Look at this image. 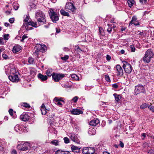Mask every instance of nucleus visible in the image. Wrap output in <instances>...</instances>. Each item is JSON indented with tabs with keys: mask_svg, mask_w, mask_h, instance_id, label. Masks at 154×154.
Here are the masks:
<instances>
[{
	"mask_svg": "<svg viewBox=\"0 0 154 154\" xmlns=\"http://www.w3.org/2000/svg\"><path fill=\"white\" fill-rule=\"evenodd\" d=\"M71 149H72V151L75 152H79L80 148L75 146H72L71 147Z\"/></svg>",
	"mask_w": 154,
	"mask_h": 154,
	"instance_id": "obj_20",
	"label": "nucleus"
},
{
	"mask_svg": "<svg viewBox=\"0 0 154 154\" xmlns=\"http://www.w3.org/2000/svg\"><path fill=\"white\" fill-rule=\"evenodd\" d=\"M64 76V74H58L55 72H53L52 75L53 79L55 82H59L60 80Z\"/></svg>",
	"mask_w": 154,
	"mask_h": 154,
	"instance_id": "obj_9",
	"label": "nucleus"
},
{
	"mask_svg": "<svg viewBox=\"0 0 154 154\" xmlns=\"http://www.w3.org/2000/svg\"><path fill=\"white\" fill-rule=\"evenodd\" d=\"M105 77L106 80L107 81V82L110 81V79L109 77V76L108 75H105Z\"/></svg>",
	"mask_w": 154,
	"mask_h": 154,
	"instance_id": "obj_42",
	"label": "nucleus"
},
{
	"mask_svg": "<svg viewBox=\"0 0 154 154\" xmlns=\"http://www.w3.org/2000/svg\"><path fill=\"white\" fill-rule=\"evenodd\" d=\"M54 100L55 101H59L60 102L62 101L63 102H64L63 100H61V99H58V97H56L54 98Z\"/></svg>",
	"mask_w": 154,
	"mask_h": 154,
	"instance_id": "obj_41",
	"label": "nucleus"
},
{
	"mask_svg": "<svg viewBox=\"0 0 154 154\" xmlns=\"http://www.w3.org/2000/svg\"><path fill=\"white\" fill-rule=\"evenodd\" d=\"M63 50L65 51H69V48L67 47H65L64 48Z\"/></svg>",
	"mask_w": 154,
	"mask_h": 154,
	"instance_id": "obj_62",
	"label": "nucleus"
},
{
	"mask_svg": "<svg viewBox=\"0 0 154 154\" xmlns=\"http://www.w3.org/2000/svg\"><path fill=\"white\" fill-rule=\"evenodd\" d=\"M38 78L42 81H45L47 80L48 79V77L46 75H44L40 73L38 74Z\"/></svg>",
	"mask_w": 154,
	"mask_h": 154,
	"instance_id": "obj_18",
	"label": "nucleus"
},
{
	"mask_svg": "<svg viewBox=\"0 0 154 154\" xmlns=\"http://www.w3.org/2000/svg\"><path fill=\"white\" fill-rule=\"evenodd\" d=\"M147 0H140V2L142 4H145Z\"/></svg>",
	"mask_w": 154,
	"mask_h": 154,
	"instance_id": "obj_49",
	"label": "nucleus"
},
{
	"mask_svg": "<svg viewBox=\"0 0 154 154\" xmlns=\"http://www.w3.org/2000/svg\"><path fill=\"white\" fill-rule=\"evenodd\" d=\"M45 17V15L42 11H39L36 13L35 17L38 22L42 23L43 24L45 23L46 22V20Z\"/></svg>",
	"mask_w": 154,
	"mask_h": 154,
	"instance_id": "obj_3",
	"label": "nucleus"
},
{
	"mask_svg": "<svg viewBox=\"0 0 154 154\" xmlns=\"http://www.w3.org/2000/svg\"><path fill=\"white\" fill-rule=\"evenodd\" d=\"M89 149L88 147L84 148L82 150L83 154H89L88 153Z\"/></svg>",
	"mask_w": 154,
	"mask_h": 154,
	"instance_id": "obj_25",
	"label": "nucleus"
},
{
	"mask_svg": "<svg viewBox=\"0 0 154 154\" xmlns=\"http://www.w3.org/2000/svg\"><path fill=\"white\" fill-rule=\"evenodd\" d=\"M29 17H28V16H26L25 19H24V22H29L28 21L29 20Z\"/></svg>",
	"mask_w": 154,
	"mask_h": 154,
	"instance_id": "obj_55",
	"label": "nucleus"
},
{
	"mask_svg": "<svg viewBox=\"0 0 154 154\" xmlns=\"http://www.w3.org/2000/svg\"><path fill=\"white\" fill-rule=\"evenodd\" d=\"M130 48L131 49V51L134 52L135 51V48L133 47V46L131 45L130 46Z\"/></svg>",
	"mask_w": 154,
	"mask_h": 154,
	"instance_id": "obj_48",
	"label": "nucleus"
},
{
	"mask_svg": "<svg viewBox=\"0 0 154 154\" xmlns=\"http://www.w3.org/2000/svg\"><path fill=\"white\" fill-rule=\"evenodd\" d=\"M9 36V34H6L4 35L3 37L4 39L6 40L8 39V37Z\"/></svg>",
	"mask_w": 154,
	"mask_h": 154,
	"instance_id": "obj_40",
	"label": "nucleus"
},
{
	"mask_svg": "<svg viewBox=\"0 0 154 154\" xmlns=\"http://www.w3.org/2000/svg\"><path fill=\"white\" fill-rule=\"evenodd\" d=\"M29 23V25H31L32 26L35 27H37V24L36 23H34L32 21H30Z\"/></svg>",
	"mask_w": 154,
	"mask_h": 154,
	"instance_id": "obj_31",
	"label": "nucleus"
},
{
	"mask_svg": "<svg viewBox=\"0 0 154 154\" xmlns=\"http://www.w3.org/2000/svg\"><path fill=\"white\" fill-rule=\"evenodd\" d=\"M119 143H119V145L122 147V148H123L124 146V143H122V142L121 141H119Z\"/></svg>",
	"mask_w": 154,
	"mask_h": 154,
	"instance_id": "obj_53",
	"label": "nucleus"
},
{
	"mask_svg": "<svg viewBox=\"0 0 154 154\" xmlns=\"http://www.w3.org/2000/svg\"><path fill=\"white\" fill-rule=\"evenodd\" d=\"M46 74L48 76H51L52 75V72L50 69H48L47 71Z\"/></svg>",
	"mask_w": 154,
	"mask_h": 154,
	"instance_id": "obj_34",
	"label": "nucleus"
},
{
	"mask_svg": "<svg viewBox=\"0 0 154 154\" xmlns=\"http://www.w3.org/2000/svg\"><path fill=\"white\" fill-rule=\"evenodd\" d=\"M100 122L99 120L97 119L91 121L89 122V125L92 126H95Z\"/></svg>",
	"mask_w": 154,
	"mask_h": 154,
	"instance_id": "obj_16",
	"label": "nucleus"
},
{
	"mask_svg": "<svg viewBox=\"0 0 154 154\" xmlns=\"http://www.w3.org/2000/svg\"><path fill=\"white\" fill-rule=\"evenodd\" d=\"M88 153L89 154H92L94 153L95 151V149L94 148L90 147L88 148Z\"/></svg>",
	"mask_w": 154,
	"mask_h": 154,
	"instance_id": "obj_28",
	"label": "nucleus"
},
{
	"mask_svg": "<svg viewBox=\"0 0 154 154\" xmlns=\"http://www.w3.org/2000/svg\"><path fill=\"white\" fill-rule=\"evenodd\" d=\"M71 76L72 80H79V78L78 76L75 74H72L71 75Z\"/></svg>",
	"mask_w": 154,
	"mask_h": 154,
	"instance_id": "obj_24",
	"label": "nucleus"
},
{
	"mask_svg": "<svg viewBox=\"0 0 154 154\" xmlns=\"http://www.w3.org/2000/svg\"><path fill=\"white\" fill-rule=\"evenodd\" d=\"M34 50V52H33V54L37 57L39 54L40 52H45L47 50V48L45 45L39 44L35 47Z\"/></svg>",
	"mask_w": 154,
	"mask_h": 154,
	"instance_id": "obj_1",
	"label": "nucleus"
},
{
	"mask_svg": "<svg viewBox=\"0 0 154 154\" xmlns=\"http://www.w3.org/2000/svg\"><path fill=\"white\" fill-rule=\"evenodd\" d=\"M148 107L150 110H151L154 108V107L151 105L148 106Z\"/></svg>",
	"mask_w": 154,
	"mask_h": 154,
	"instance_id": "obj_58",
	"label": "nucleus"
},
{
	"mask_svg": "<svg viewBox=\"0 0 154 154\" xmlns=\"http://www.w3.org/2000/svg\"><path fill=\"white\" fill-rule=\"evenodd\" d=\"M75 50H78V49H79V50L81 51H82V50H81V48H80L79 47V46L78 45H76V46H75Z\"/></svg>",
	"mask_w": 154,
	"mask_h": 154,
	"instance_id": "obj_54",
	"label": "nucleus"
},
{
	"mask_svg": "<svg viewBox=\"0 0 154 154\" xmlns=\"http://www.w3.org/2000/svg\"><path fill=\"white\" fill-rule=\"evenodd\" d=\"M143 146L144 148H147L149 146V145L146 143H145L143 144Z\"/></svg>",
	"mask_w": 154,
	"mask_h": 154,
	"instance_id": "obj_38",
	"label": "nucleus"
},
{
	"mask_svg": "<svg viewBox=\"0 0 154 154\" xmlns=\"http://www.w3.org/2000/svg\"><path fill=\"white\" fill-rule=\"evenodd\" d=\"M11 154H17L16 151L14 149L12 150V151Z\"/></svg>",
	"mask_w": 154,
	"mask_h": 154,
	"instance_id": "obj_60",
	"label": "nucleus"
},
{
	"mask_svg": "<svg viewBox=\"0 0 154 154\" xmlns=\"http://www.w3.org/2000/svg\"><path fill=\"white\" fill-rule=\"evenodd\" d=\"M122 63L123 64L122 67L125 72L128 74L130 73L133 69L131 65L127 62L125 61H123Z\"/></svg>",
	"mask_w": 154,
	"mask_h": 154,
	"instance_id": "obj_5",
	"label": "nucleus"
},
{
	"mask_svg": "<svg viewBox=\"0 0 154 154\" xmlns=\"http://www.w3.org/2000/svg\"><path fill=\"white\" fill-rule=\"evenodd\" d=\"M154 56L152 51L150 49H149L146 51L143 60L145 62L148 63L150 62L151 58H153Z\"/></svg>",
	"mask_w": 154,
	"mask_h": 154,
	"instance_id": "obj_2",
	"label": "nucleus"
},
{
	"mask_svg": "<svg viewBox=\"0 0 154 154\" xmlns=\"http://www.w3.org/2000/svg\"><path fill=\"white\" fill-rule=\"evenodd\" d=\"M57 102V105L59 106H62V104L59 101H56Z\"/></svg>",
	"mask_w": 154,
	"mask_h": 154,
	"instance_id": "obj_63",
	"label": "nucleus"
},
{
	"mask_svg": "<svg viewBox=\"0 0 154 154\" xmlns=\"http://www.w3.org/2000/svg\"><path fill=\"white\" fill-rule=\"evenodd\" d=\"M24 127L23 125L20 126L18 125H16L14 128L15 130L17 132H19L20 133H21L20 132L22 131V128Z\"/></svg>",
	"mask_w": 154,
	"mask_h": 154,
	"instance_id": "obj_15",
	"label": "nucleus"
},
{
	"mask_svg": "<svg viewBox=\"0 0 154 154\" xmlns=\"http://www.w3.org/2000/svg\"><path fill=\"white\" fill-rule=\"evenodd\" d=\"M55 154H70V153L68 151H64L58 150L56 152Z\"/></svg>",
	"mask_w": 154,
	"mask_h": 154,
	"instance_id": "obj_21",
	"label": "nucleus"
},
{
	"mask_svg": "<svg viewBox=\"0 0 154 154\" xmlns=\"http://www.w3.org/2000/svg\"><path fill=\"white\" fill-rule=\"evenodd\" d=\"M5 13L7 14V15H8L10 14L11 13V12L9 11H6L5 12Z\"/></svg>",
	"mask_w": 154,
	"mask_h": 154,
	"instance_id": "obj_64",
	"label": "nucleus"
},
{
	"mask_svg": "<svg viewBox=\"0 0 154 154\" xmlns=\"http://www.w3.org/2000/svg\"><path fill=\"white\" fill-rule=\"evenodd\" d=\"M4 44L3 42V38H0V45H4Z\"/></svg>",
	"mask_w": 154,
	"mask_h": 154,
	"instance_id": "obj_50",
	"label": "nucleus"
},
{
	"mask_svg": "<svg viewBox=\"0 0 154 154\" xmlns=\"http://www.w3.org/2000/svg\"><path fill=\"white\" fill-rule=\"evenodd\" d=\"M21 106L28 108L30 107V106L29 104L26 103H22Z\"/></svg>",
	"mask_w": 154,
	"mask_h": 154,
	"instance_id": "obj_32",
	"label": "nucleus"
},
{
	"mask_svg": "<svg viewBox=\"0 0 154 154\" xmlns=\"http://www.w3.org/2000/svg\"><path fill=\"white\" fill-rule=\"evenodd\" d=\"M128 3L129 6L130 7H131L133 5L134 3V0H128Z\"/></svg>",
	"mask_w": 154,
	"mask_h": 154,
	"instance_id": "obj_27",
	"label": "nucleus"
},
{
	"mask_svg": "<svg viewBox=\"0 0 154 154\" xmlns=\"http://www.w3.org/2000/svg\"><path fill=\"white\" fill-rule=\"evenodd\" d=\"M17 147L18 149L21 151H26L30 149V144L28 142L24 143L19 144Z\"/></svg>",
	"mask_w": 154,
	"mask_h": 154,
	"instance_id": "obj_6",
	"label": "nucleus"
},
{
	"mask_svg": "<svg viewBox=\"0 0 154 154\" xmlns=\"http://www.w3.org/2000/svg\"><path fill=\"white\" fill-rule=\"evenodd\" d=\"M112 86L115 88H117L118 87V85L116 84H114L112 85Z\"/></svg>",
	"mask_w": 154,
	"mask_h": 154,
	"instance_id": "obj_52",
	"label": "nucleus"
},
{
	"mask_svg": "<svg viewBox=\"0 0 154 154\" xmlns=\"http://www.w3.org/2000/svg\"><path fill=\"white\" fill-rule=\"evenodd\" d=\"M78 99V97L75 96L72 99V100L75 103H76Z\"/></svg>",
	"mask_w": 154,
	"mask_h": 154,
	"instance_id": "obj_43",
	"label": "nucleus"
},
{
	"mask_svg": "<svg viewBox=\"0 0 154 154\" xmlns=\"http://www.w3.org/2000/svg\"><path fill=\"white\" fill-rule=\"evenodd\" d=\"M19 7V5L17 3L14 4V8L15 10H17L18 9Z\"/></svg>",
	"mask_w": 154,
	"mask_h": 154,
	"instance_id": "obj_39",
	"label": "nucleus"
},
{
	"mask_svg": "<svg viewBox=\"0 0 154 154\" xmlns=\"http://www.w3.org/2000/svg\"><path fill=\"white\" fill-rule=\"evenodd\" d=\"M112 30L111 27H109L107 29V31L109 33H111Z\"/></svg>",
	"mask_w": 154,
	"mask_h": 154,
	"instance_id": "obj_57",
	"label": "nucleus"
},
{
	"mask_svg": "<svg viewBox=\"0 0 154 154\" xmlns=\"http://www.w3.org/2000/svg\"><path fill=\"white\" fill-rule=\"evenodd\" d=\"M2 57L5 60L8 59V57L7 56V55L5 54H3L2 55Z\"/></svg>",
	"mask_w": 154,
	"mask_h": 154,
	"instance_id": "obj_46",
	"label": "nucleus"
},
{
	"mask_svg": "<svg viewBox=\"0 0 154 154\" xmlns=\"http://www.w3.org/2000/svg\"><path fill=\"white\" fill-rule=\"evenodd\" d=\"M23 25L22 26L23 28L24 27L25 29H26V27H27L29 25V22H24Z\"/></svg>",
	"mask_w": 154,
	"mask_h": 154,
	"instance_id": "obj_30",
	"label": "nucleus"
},
{
	"mask_svg": "<svg viewBox=\"0 0 154 154\" xmlns=\"http://www.w3.org/2000/svg\"><path fill=\"white\" fill-rule=\"evenodd\" d=\"M33 29L32 27H30L28 26L27 27H26V29H25L26 30H30L32 29Z\"/></svg>",
	"mask_w": 154,
	"mask_h": 154,
	"instance_id": "obj_59",
	"label": "nucleus"
},
{
	"mask_svg": "<svg viewBox=\"0 0 154 154\" xmlns=\"http://www.w3.org/2000/svg\"><path fill=\"white\" fill-rule=\"evenodd\" d=\"M14 18H11L9 19V21L11 23H14Z\"/></svg>",
	"mask_w": 154,
	"mask_h": 154,
	"instance_id": "obj_47",
	"label": "nucleus"
},
{
	"mask_svg": "<svg viewBox=\"0 0 154 154\" xmlns=\"http://www.w3.org/2000/svg\"><path fill=\"white\" fill-rule=\"evenodd\" d=\"M41 110L42 111V114L44 115H45L49 110L46 109L45 106L44 104H42L41 106Z\"/></svg>",
	"mask_w": 154,
	"mask_h": 154,
	"instance_id": "obj_17",
	"label": "nucleus"
},
{
	"mask_svg": "<svg viewBox=\"0 0 154 154\" xmlns=\"http://www.w3.org/2000/svg\"><path fill=\"white\" fill-rule=\"evenodd\" d=\"M34 59L32 57H29L28 61L30 64H32L33 62Z\"/></svg>",
	"mask_w": 154,
	"mask_h": 154,
	"instance_id": "obj_37",
	"label": "nucleus"
},
{
	"mask_svg": "<svg viewBox=\"0 0 154 154\" xmlns=\"http://www.w3.org/2000/svg\"><path fill=\"white\" fill-rule=\"evenodd\" d=\"M18 73L15 72L14 73L12 72L8 77L10 80L13 82H18L19 79L17 74Z\"/></svg>",
	"mask_w": 154,
	"mask_h": 154,
	"instance_id": "obj_8",
	"label": "nucleus"
},
{
	"mask_svg": "<svg viewBox=\"0 0 154 154\" xmlns=\"http://www.w3.org/2000/svg\"><path fill=\"white\" fill-rule=\"evenodd\" d=\"M65 9L67 11H70L72 13H74L76 10V8L75 6L71 2L66 3L65 5Z\"/></svg>",
	"mask_w": 154,
	"mask_h": 154,
	"instance_id": "obj_7",
	"label": "nucleus"
},
{
	"mask_svg": "<svg viewBox=\"0 0 154 154\" xmlns=\"http://www.w3.org/2000/svg\"><path fill=\"white\" fill-rule=\"evenodd\" d=\"M69 137L72 141L78 144L79 143V140L78 138L77 137L75 134L73 133H70L69 134Z\"/></svg>",
	"mask_w": 154,
	"mask_h": 154,
	"instance_id": "obj_11",
	"label": "nucleus"
},
{
	"mask_svg": "<svg viewBox=\"0 0 154 154\" xmlns=\"http://www.w3.org/2000/svg\"><path fill=\"white\" fill-rule=\"evenodd\" d=\"M141 136L143 137V138H142V139L144 140V138L146 137V135L145 133H143L141 134Z\"/></svg>",
	"mask_w": 154,
	"mask_h": 154,
	"instance_id": "obj_61",
	"label": "nucleus"
},
{
	"mask_svg": "<svg viewBox=\"0 0 154 154\" xmlns=\"http://www.w3.org/2000/svg\"><path fill=\"white\" fill-rule=\"evenodd\" d=\"M27 36L25 35H24L22 37V38L21 40V42H23L25 38H27Z\"/></svg>",
	"mask_w": 154,
	"mask_h": 154,
	"instance_id": "obj_45",
	"label": "nucleus"
},
{
	"mask_svg": "<svg viewBox=\"0 0 154 154\" xmlns=\"http://www.w3.org/2000/svg\"><path fill=\"white\" fill-rule=\"evenodd\" d=\"M69 57L68 55H65L64 57H61V59L65 61L66 60L69 58Z\"/></svg>",
	"mask_w": 154,
	"mask_h": 154,
	"instance_id": "obj_36",
	"label": "nucleus"
},
{
	"mask_svg": "<svg viewBox=\"0 0 154 154\" xmlns=\"http://www.w3.org/2000/svg\"><path fill=\"white\" fill-rule=\"evenodd\" d=\"M106 58L107 60H109L111 59V57L109 55H106Z\"/></svg>",
	"mask_w": 154,
	"mask_h": 154,
	"instance_id": "obj_56",
	"label": "nucleus"
},
{
	"mask_svg": "<svg viewBox=\"0 0 154 154\" xmlns=\"http://www.w3.org/2000/svg\"><path fill=\"white\" fill-rule=\"evenodd\" d=\"M13 109H9V112L11 116H13Z\"/></svg>",
	"mask_w": 154,
	"mask_h": 154,
	"instance_id": "obj_44",
	"label": "nucleus"
},
{
	"mask_svg": "<svg viewBox=\"0 0 154 154\" xmlns=\"http://www.w3.org/2000/svg\"><path fill=\"white\" fill-rule=\"evenodd\" d=\"M137 18L135 16L133 17H132L131 20L130 22L129 26H130L131 25H132V24L133 23L137 21Z\"/></svg>",
	"mask_w": 154,
	"mask_h": 154,
	"instance_id": "obj_26",
	"label": "nucleus"
},
{
	"mask_svg": "<svg viewBox=\"0 0 154 154\" xmlns=\"http://www.w3.org/2000/svg\"><path fill=\"white\" fill-rule=\"evenodd\" d=\"M51 143L55 146H58L59 145V141L57 140H53L51 142Z\"/></svg>",
	"mask_w": 154,
	"mask_h": 154,
	"instance_id": "obj_23",
	"label": "nucleus"
},
{
	"mask_svg": "<svg viewBox=\"0 0 154 154\" xmlns=\"http://www.w3.org/2000/svg\"><path fill=\"white\" fill-rule=\"evenodd\" d=\"M71 112L73 114L77 115L82 114L83 112L80 109H73L71 111Z\"/></svg>",
	"mask_w": 154,
	"mask_h": 154,
	"instance_id": "obj_14",
	"label": "nucleus"
},
{
	"mask_svg": "<svg viewBox=\"0 0 154 154\" xmlns=\"http://www.w3.org/2000/svg\"><path fill=\"white\" fill-rule=\"evenodd\" d=\"M117 71V75L118 76H122L123 75V71L122 67L119 65H117L115 67Z\"/></svg>",
	"mask_w": 154,
	"mask_h": 154,
	"instance_id": "obj_10",
	"label": "nucleus"
},
{
	"mask_svg": "<svg viewBox=\"0 0 154 154\" xmlns=\"http://www.w3.org/2000/svg\"><path fill=\"white\" fill-rule=\"evenodd\" d=\"M49 14L51 19L54 23H56L59 19V14L54 12L52 10H50Z\"/></svg>",
	"mask_w": 154,
	"mask_h": 154,
	"instance_id": "obj_4",
	"label": "nucleus"
},
{
	"mask_svg": "<svg viewBox=\"0 0 154 154\" xmlns=\"http://www.w3.org/2000/svg\"><path fill=\"white\" fill-rule=\"evenodd\" d=\"M134 24V25L135 26L139 25L140 24L139 22L137 21L133 23L132 24Z\"/></svg>",
	"mask_w": 154,
	"mask_h": 154,
	"instance_id": "obj_51",
	"label": "nucleus"
},
{
	"mask_svg": "<svg viewBox=\"0 0 154 154\" xmlns=\"http://www.w3.org/2000/svg\"><path fill=\"white\" fill-rule=\"evenodd\" d=\"M21 49V46L18 45H16L14 46L12 51L14 53H16L19 51Z\"/></svg>",
	"mask_w": 154,
	"mask_h": 154,
	"instance_id": "obj_19",
	"label": "nucleus"
},
{
	"mask_svg": "<svg viewBox=\"0 0 154 154\" xmlns=\"http://www.w3.org/2000/svg\"><path fill=\"white\" fill-rule=\"evenodd\" d=\"M64 142L65 143H69V140L67 137H65L63 138Z\"/></svg>",
	"mask_w": 154,
	"mask_h": 154,
	"instance_id": "obj_35",
	"label": "nucleus"
},
{
	"mask_svg": "<svg viewBox=\"0 0 154 154\" xmlns=\"http://www.w3.org/2000/svg\"><path fill=\"white\" fill-rule=\"evenodd\" d=\"M149 105L147 103H144L142 104L140 106V107L142 109H144L146 108Z\"/></svg>",
	"mask_w": 154,
	"mask_h": 154,
	"instance_id": "obj_33",
	"label": "nucleus"
},
{
	"mask_svg": "<svg viewBox=\"0 0 154 154\" xmlns=\"http://www.w3.org/2000/svg\"><path fill=\"white\" fill-rule=\"evenodd\" d=\"M113 95L115 97L116 101L118 102L120 100V96L116 94H114Z\"/></svg>",
	"mask_w": 154,
	"mask_h": 154,
	"instance_id": "obj_29",
	"label": "nucleus"
},
{
	"mask_svg": "<svg viewBox=\"0 0 154 154\" xmlns=\"http://www.w3.org/2000/svg\"><path fill=\"white\" fill-rule=\"evenodd\" d=\"M20 119L23 121H27L29 120V116L26 113H23L20 116Z\"/></svg>",
	"mask_w": 154,
	"mask_h": 154,
	"instance_id": "obj_13",
	"label": "nucleus"
},
{
	"mask_svg": "<svg viewBox=\"0 0 154 154\" xmlns=\"http://www.w3.org/2000/svg\"><path fill=\"white\" fill-rule=\"evenodd\" d=\"M60 13L62 15L64 16H67V17L69 16V13L67 12H66L63 9H61L60 10Z\"/></svg>",
	"mask_w": 154,
	"mask_h": 154,
	"instance_id": "obj_22",
	"label": "nucleus"
},
{
	"mask_svg": "<svg viewBox=\"0 0 154 154\" xmlns=\"http://www.w3.org/2000/svg\"><path fill=\"white\" fill-rule=\"evenodd\" d=\"M144 87L142 85H138L135 86V89L134 90L135 94L137 95L138 94L141 92L142 91L144 90Z\"/></svg>",
	"mask_w": 154,
	"mask_h": 154,
	"instance_id": "obj_12",
	"label": "nucleus"
}]
</instances>
